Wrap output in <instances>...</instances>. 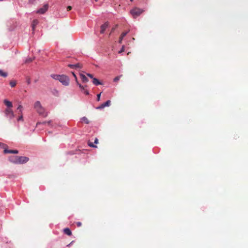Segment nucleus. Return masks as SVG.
Wrapping results in <instances>:
<instances>
[{"label":"nucleus","instance_id":"f257e3e1","mask_svg":"<svg viewBox=\"0 0 248 248\" xmlns=\"http://www.w3.org/2000/svg\"><path fill=\"white\" fill-rule=\"evenodd\" d=\"M9 160L15 164H22L27 163L29 158L26 156H12L10 157Z\"/></svg>","mask_w":248,"mask_h":248},{"label":"nucleus","instance_id":"f03ea898","mask_svg":"<svg viewBox=\"0 0 248 248\" xmlns=\"http://www.w3.org/2000/svg\"><path fill=\"white\" fill-rule=\"evenodd\" d=\"M51 77L56 79L59 80L61 82L63 85L65 86H67L69 83V78L64 75H55L53 74L51 75Z\"/></svg>","mask_w":248,"mask_h":248},{"label":"nucleus","instance_id":"7ed1b4c3","mask_svg":"<svg viewBox=\"0 0 248 248\" xmlns=\"http://www.w3.org/2000/svg\"><path fill=\"white\" fill-rule=\"evenodd\" d=\"M34 108L39 115L45 117L47 116V113L45 112V109L41 105L40 101H37L34 103Z\"/></svg>","mask_w":248,"mask_h":248},{"label":"nucleus","instance_id":"20e7f679","mask_svg":"<svg viewBox=\"0 0 248 248\" xmlns=\"http://www.w3.org/2000/svg\"><path fill=\"white\" fill-rule=\"evenodd\" d=\"M72 74H73V76H74V77L75 78L76 83H77V85L79 86L81 91L82 92L86 95H89V92L86 89V88L87 87V85H85V86L82 85L81 84H80L78 82L76 75L74 73H72Z\"/></svg>","mask_w":248,"mask_h":248},{"label":"nucleus","instance_id":"39448f33","mask_svg":"<svg viewBox=\"0 0 248 248\" xmlns=\"http://www.w3.org/2000/svg\"><path fill=\"white\" fill-rule=\"evenodd\" d=\"M143 12V10L136 7L130 11V13L134 18H136L139 16Z\"/></svg>","mask_w":248,"mask_h":248},{"label":"nucleus","instance_id":"423d86ee","mask_svg":"<svg viewBox=\"0 0 248 248\" xmlns=\"http://www.w3.org/2000/svg\"><path fill=\"white\" fill-rule=\"evenodd\" d=\"M5 113L6 115L9 116L11 119L15 117L14 112L10 108H6L5 110Z\"/></svg>","mask_w":248,"mask_h":248},{"label":"nucleus","instance_id":"0eeeda50","mask_svg":"<svg viewBox=\"0 0 248 248\" xmlns=\"http://www.w3.org/2000/svg\"><path fill=\"white\" fill-rule=\"evenodd\" d=\"M48 4H46L44 5L43 7L40 8L39 10H37V13L43 14H44L48 9Z\"/></svg>","mask_w":248,"mask_h":248},{"label":"nucleus","instance_id":"6e6552de","mask_svg":"<svg viewBox=\"0 0 248 248\" xmlns=\"http://www.w3.org/2000/svg\"><path fill=\"white\" fill-rule=\"evenodd\" d=\"M111 101L110 100L107 101L105 103L101 104L97 108V109H102L106 107H109L110 105Z\"/></svg>","mask_w":248,"mask_h":248},{"label":"nucleus","instance_id":"1a4fd4ad","mask_svg":"<svg viewBox=\"0 0 248 248\" xmlns=\"http://www.w3.org/2000/svg\"><path fill=\"white\" fill-rule=\"evenodd\" d=\"M108 26V22H107L101 26L100 33H104L105 31Z\"/></svg>","mask_w":248,"mask_h":248},{"label":"nucleus","instance_id":"9d476101","mask_svg":"<svg viewBox=\"0 0 248 248\" xmlns=\"http://www.w3.org/2000/svg\"><path fill=\"white\" fill-rule=\"evenodd\" d=\"M4 153L5 154L10 153L17 154L18 153V151L17 150H7L6 149H5L4 150Z\"/></svg>","mask_w":248,"mask_h":248},{"label":"nucleus","instance_id":"9b49d317","mask_svg":"<svg viewBox=\"0 0 248 248\" xmlns=\"http://www.w3.org/2000/svg\"><path fill=\"white\" fill-rule=\"evenodd\" d=\"M129 31L123 32L121 34V36L120 37V38H119V43H120V44L122 43V40H123L124 37L128 33Z\"/></svg>","mask_w":248,"mask_h":248},{"label":"nucleus","instance_id":"f8f14e48","mask_svg":"<svg viewBox=\"0 0 248 248\" xmlns=\"http://www.w3.org/2000/svg\"><path fill=\"white\" fill-rule=\"evenodd\" d=\"M80 78L83 83H87L88 81V78L83 74H80Z\"/></svg>","mask_w":248,"mask_h":248},{"label":"nucleus","instance_id":"ddd939ff","mask_svg":"<svg viewBox=\"0 0 248 248\" xmlns=\"http://www.w3.org/2000/svg\"><path fill=\"white\" fill-rule=\"evenodd\" d=\"M38 23H39V21L37 19H34L32 21V22L31 24V28H32V31H34L35 30V28L36 25L38 24Z\"/></svg>","mask_w":248,"mask_h":248},{"label":"nucleus","instance_id":"4468645a","mask_svg":"<svg viewBox=\"0 0 248 248\" xmlns=\"http://www.w3.org/2000/svg\"><path fill=\"white\" fill-rule=\"evenodd\" d=\"M4 104L8 108H12L13 107V105L11 102L7 100H4Z\"/></svg>","mask_w":248,"mask_h":248},{"label":"nucleus","instance_id":"2eb2a0df","mask_svg":"<svg viewBox=\"0 0 248 248\" xmlns=\"http://www.w3.org/2000/svg\"><path fill=\"white\" fill-rule=\"evenodd\" d=\"M63 232H64L65 234H66L69 236H70L72 235V232H71V230L68 228H65L63 230Z\"/></svg>","mask_w":248,"mask_h":248},{"label":"nucleus","instance_id":"dca6fc26","mask_svg":"<svg viewBox=\"0 0 248 248\" xmlns=\"http://www.w3.org/2000/svg\"><path fill=\"white\" fill-rule=\"evenodd\" d=\"M93 83L95 85H99L102 84L101 82H100L99 80L96 78H93Z\"/></svg>","mask_w":248,"mask_h":248},{"label":"nucleus","instance_id":"f3484780","mask_svg":"<svg viewBox=\"0 0 248 248\" xmlns=\"http://www.w3.org/2000/svg\"><path fill=\"white\" fill-rule=\"evenodd\" d=\"M8 74L6 72H3L2 70H0V76L2 77H6Z\"/></svg>","mask_w":248,"mask_h":248},{"label":"nucleus","instance_id":"a211bd4d","mask_svg":"<svg viewBox=\"0 0 248 248\" xmlns=\"http://www.w3.org/2000/svg\"><path fill=\"white\" fill-rule=\"evenodd\" d=\"M81 120L82 122H84L87 124L89 123V121L86 117H83L82 118Z\"/></svg>","mask_w":248,"mask_h":248},{"label":"nucleus","instance_id":"6ab92c4d","mask_svg":"<svg viewBox=\"0 0 248 248\" xmlns=\"http://www.w3.org/2000/svg\"><path fill=\"white\" fill-rule=\"evenodd\" d=\"M22 106L21 105H19L17 109L18 111V114H21L22 113Z\"/></svg>","mask_w":248,"mask_h":248},{"label":"nucleus","instance_id":"aec40b11","mask_svg":"<svg viewBox=\"0 0 248 248\" xmlns=\"http://www.w3.org/2000/svg\"><path fill=\"white\" fill-rule=\"evenodd\" d=\"M16 81L15 80H12L10 82V85L12 87H14L16 85Z\"/></svg>","mask_w":248,"mask_h":248},{"label":"nucleus","instance_id":"412c9836","mask_svg":"<svg viewBox=\"0 0 248 248\" xmlns=\"http://www.w3.org/2000/svg\"><path fill=\"white\" fill-rule=\"evenodd\" d=\"M33 60V59L32 58H28L25 62V63H30L31 62H32V61Z\"/></svg>","mask_w":248,"mask_h":248},{"label":"nucleus","instance_id":"4be33fe9","mask_svg":"<svg viewBox=\"0 0 248 248\" xmlns=\"http://www.w3.org/2000/svg\"><path fill=\"white\" fill-rule=\"evenodd\" d=\"M122 77V75H120V76H117L116 77H115L114 78V82H117L118 81V80H120L121 77Z\"/></svg>","mask_w":248,"mask_h":248},{"label":"nucleus","instance_id":"5701e85b","mask_svg":"<svg viewBox=\"0 0 248 248\" xmlns=\"http://www.w3.org/2000/svg\"><path fill=\"white\" fill-rule=\"evenodd\" d=\"M88 145L89 146L92 147H93V148L97 147V146L96 145H94L92 142H91L90 141L88 142Z\"/></svg>","mask_w":248,"mask_h":248},{"label":"nucleus","instance_id":"b1692460","mask_svg":"<svg viewBox=\"0 0 248 248\" xmlns=\"http://www.w3.org/2000/svg\"><path fill=\"white\" fill-rule=\"evenodd\" d=\"M75 65H76L75 68H79L81 67V65L79 63H77Z\"/></svg>","mask_w":248,"mask_h":248},{"label":"nucleus","instance_id":"393cba45","mask_svg":"<svg viewBox=\"0 0 248 248\" xmlns=\"http://www.w3.org/2000/svg\"><path fill=\"white\" fill-rule=\"evenodd\" d=\"M20 115V116L19 117V118H18L17 119V121H23V115H22V113L21 114H19Z\"/></svg>","mask_w":248,"mask_h":248},{"label":"nucleus","instance_id":"a878e982","mask_svg":"<svg viewBox=\"0 0 248 248\" xmlns=\"http://www.w3.org/2000/svg\"><path fill=\"white\" fill-rule=\"evenodd\" d=\"M100 96H101V93H100L97 95V101H99L100 100Z\"/></svg>","mask_w":248,"mask_h":248},{"label":"nucleus","instance_id":"bb28decb","mask_svg":"<svg viewBox=\"0 0 248 248\" xmlns=\"http://www.w3.org/2000/svg\"><path fill=\"white\" fill-rule=\"evenodd\" d=\"M75 64H69L68 67H69L71 68H75Z\"/></svg>","mask_w":248,"mask_h":248},{"label":"nucleus","instance_id":"cd10ccee","mask_svg":"<svg viewBox=\"0 0 248 248\" xmlns=\"http://www.w3.org/2000/svg\"><path fill=\"white\" fill-rule=\"evenodd\" d=\"M87 76H88V77H90V78H92V79H93V78H94L93 77V75L92 74H87Z\"/></svg>","mask_w":248,"mask_h":248},{"label":"nucleus","instance_id":"c85d7f7f","mask_svg":"<svg viewBox=\"0 0 248 248\" xmlns=\"http://www.w3.org/2000/svg\"><path fill=\"white\" fill-rule=\"evenodd\" d=\"M118 25H116L115 26L111 29V32H113L115 31V30L117 28Z\"/></svg>","mask_w":248,"mask_h":248},{"label":"nucleus","instance_id":"c756f323","mask_svg":"<svg viewBox=\"0 0 248 248\" xmlns=\"http://www.w3.org/2000/svg\"><path fill=\"white\" fill-rule=\"evenodd\" d=\"M77 225L78 227H80L82 225V223L80 222H77Z\"/></svg>","mask_w":248,"mask_h":248},{"label":"nucleus","instance_id":"7c9ffc66","mask_svg":"<svg viewBox=\"0 0 248 248\" xmlns=\"http://www.w3.org/2000/svg\"><path fill=\"white\" fill-rule=\"evenodd\" d=\"M5 146H6L5 144H3L2 143L0 142V147L4 148Z\"/></svg>","mask_w":248,"mask_h":248},{"label":"nucleus","instance_id":"2f4dec72","mask_svg":"<svg viewBox=\"0 0 248 248\" xmlns=\"http://www.w3.org/2000/svg\"><path fill=\"white\" fill-rule=\"evenodd\" d=\"M71 9H72V7H71V6H67V10L68 11H69L71 10Z\"/></svg>","mask_w":248,"mask_h":248},{"label":"nucleus","instance_id":"473e14b6","mask_svg":"<svg viewBox=\"0 0 248 248\" xmlns=\"http://www.w3.org/2000/svg\"><path fill=\"white\" fill-rule=\"evenodd\" d=\"M124 46H123V47H122V49H121V50H120V51H119V53H122V52L124 51Z\"/></svg>","mask_w":248,"mask_h":248},{"label":"nucleus","instance_id":"72a5a7b5","mask_svg":"<svg viewBox=\"0 0 248 248\" xmlns=\"http://www.w3.org/2000/svg\"><path fill=\"white\" fill-rule=\"evenodd\" d=\"M94 143L95 144H97L98 143V140L97 139V138H95V140H94Z\"/></svg>","mask_w":248,"mask_h":248},{"label":"nucleus","instance_id":"f704fd0d","mask_svg":"<svg viewBox=\"0 0 248 248\" xmlns=\"http://www.w3.org/2000/svg\"><path fill=\"white\" fill-rule=\"evenodd\" d=\"M46 123H47V122H43L42 123H37V125L39 124H46Z\"/></svg>","mask_w":248,"mask_h":248},{"label":"nucleus","instance_id":"c9c22d12","mask_svg":"<svg viewBox=\"0 0 248 248\" xmlns=\"http://www.w3.org/2000/svg\"><path fill=\"white\" fill-rule=\"evenodd\" d=\"M27 83L28 84H30V83H31V80L30 79H28V80H27Z\"/></svg>","mask_w":248,"mask_h":248},{"label":"nucleus","instance_id":"e433bc0d","mask_svg":"<svg viewBox=\"0 0 248 248\" xmlns=\"http://www.w3.org/2000/svg\"><path fill=\"white\" fill-rule=\"evenodd\" d=\"M51 123V121H48V122H47L46 124H49Z\"/></svg>","mask_w":248,"mask_h":248},{"label":"nucleus","instance_id":"4c0bfd02","mask_svg":"<svg viewBox=\"0 0 248 248\" xmlns=\"http://www.w3.org/2000/svg\"><path fill=\"white\" fill-rule=\"evenodd\" d=\"M131 2L133 1V0H130Z\"/></svg>","mask_w":248,"mask_h":248},{"label":"nucleus","instance_id":"58836bf2","mask_svg":"<svg viewBox=\"0 0 248 248\" xmlns=\"http://www.w3.org/2000/svg\"><path fill=\"white\" fill-rule=\"evenodd\" d=\"M96 1H97L98 0H95Z\"/></svg>","mask_w":248,"mask_h":248}]
</instances>
